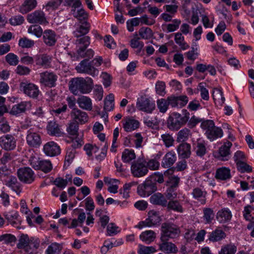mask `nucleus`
I'll return each mask as SVG.
<instances>
[{
	"mask_svg": "<svg viewBox=\"0 0 254 254\" xmlns=\"http://www.w3.org/2000/svg\"><path fill=\"white\" fill-rule=\"evenodd\" d=\"M93 87V80L90 77H77L69 81V88L74 95L87 94L91 92Z\"/></svg>",
	"mask_w": 254,
	"mask_h": 254,
	"instance_id": "1",
	"label": "nucleus"
},
{
	"mask_svg": "<svg viewBox=\"0 0 254 254\" xmlns=\"http://www.w3.org/2000/svg\"><path fill=\"white\" fill-rule=\"evenodd\" d=\"M190 115L186 109L182 110L181 113H172L167 120V127L171 130H178L188 122Z\"/></svg>",
	"mask_w": 254,
	"mask_h": 254,
	"instance_id": "2",
	"label": "nucleus"
},
{
	"mask_svg": "<svg viewBox=\"0 0 254 254\" xmlns=\"http://www.w3.org/2000/svg\"><path fill=\"white\" fill-rule=\"evenodd\" d=\"M180 230L175 224L164 223L161 226V241H168L169 238H174L179 235Z\"/></svg>",
	"mask_w": 254,
	"mask_h": 254,
	"instance_id": "3",
	"label": "nucleus"
},
{
	"mask_svg": "<svg viewBox=\"0 0 254 254\" xmlns=\"http://www.w3.org/2000/svg\"><path fill=\"white\" fill-rule=\"evenodd\" d=\"M29 162L31 166L34 169L41 170L45 173L50 172L53 168L51 161L41 159L36 156H32L29 159Z\"/></svg>",
	"mask_w": 254,
	"mask_h": 254,
	"instance_id": "4",
	"label": "nucleus"
},
{
	"mask_svg": "<svg viewBox=\"0 0 254 254\" xmlns=\"http://www.w3.org/2000/svg\"><path fill=\"white\" fill-rule=\"evenodd\" d=\"M130 170L134 177L140 178L145 176L148 172L146 161L143 159H138L132 163Z\"/></svg>",
	"mask_w": 254,
	"mask_h": 254,
	"instance_id": "5",
	"label": "nucleus"
},
{
	"mask_svg": "<svg viewBox=\"0 0 254 254\" xmlns=\"http://www.w3.org/2000/svg\"><path fill=\"white\" fill-rule=\"evenodd\" d=\"M157 190L156 184L148 178L137 187V192L142 197L148 196Z\"/></svg>",
	"mask_w": 254,
	"mask_h": 254,
	"instance_id": "6",
	"label": "nucleus"
},
{
	"mask_svg": "<svg viewBox=\"0 0 254 254\" xmlns=\"http://www.w3.org/2000/svg\"><path fill=\"white\" fill-rule=\"evenodd\" d=\"M148 217L144 221L139 223L138 227L141 229L143 227H151L158 225L161 220L158 212L154 210H150L148 213Z\"/></svg>",
	"mask_w": 254,
	"mask_h": 254,
	"instance_id": "7",
	"label": "nucleus"
},
{
	"mask_svg": "<svg viewBox=\"0 0 254 254\" xmlns=\"http://www.w3.org/2000/svg\"><path fill=\"white\" fill-rule=\"evenodd\" d=\"M19 89L26 95L34 99L37 98L40 93L38 87L32 83L21 82Z\"/></svg>",
	"mask_w": 254,
	"mask_h": 254,
	"instance_id": "8",
	"label": "nucleus"
},
{
	"mask_svg": "<svg viewBox=\"0 0 254 254\" xmlns=\"http://www.w3.org/2000/svg\"><path fill=\"white\" fill-rule=\"evenodd\" d=\"M75 69L78 73H87L92 76H95L98 74V69L88 62V59H84L81 61Z\"/></svg>",
	"mask_w": 254,
	"mask_h": 254,
	"instance_id": "9",
	"label": "nucleus"
},
{
	"mask_svg": "<svg viewBox=\"0 0 254 254\" xmlns=\"http://www.w3.org/2000/svg\"><path fill=\"white\" fill-rule=\"evenodd\" d=\"M17 174L19 179L24 183L31 184L35 179L34 172L29 167H23L19 169Z\"/></svg>",
	"mask_w": 254,
	"mask_h": 254,
	"instance_id": "10",
	"label": "nucleus"
},
{
	"mask_svg": "<svg viewBox=\"0 0 254 254\" xmlns=\"http://www.w3.org/2000/svg\"><path fill=\"white\" fill-rule=\"evenodd\" d=\"M57 76L53 72L45 71L40 73L39 82L42 85L49 87L56 86Z\"/></svg>",
	"mask_w": 254,
	"mask_h": 254,
	"instance_id": "11",
	"label": "nucleus"
},
{
	"mask_svg": "<svg viewBox=\"0 0 254 254\" xmlns=\"http://www.w3.org/2000/svg\"><path fill=\"white\" fill-rule=\"evenodd\" d=\"M16 139L11 134H6L0 137V146L6 150H12L16 147Z\"/></svg>",
	"mask_w": 254,
	"mask_h": 254,
	"instance_id": "12",
	"label": "nucleus"
},
{
	"mask_svg": "<svg viewBox=\"0 0 254 254\" xmlns=\"http://www.w3.org/2000/svg\"><path fill=\"white\" fill-rule=\"evenodd\" d=\"M33 240H34V239H30L28 235L22 234L19 238L17 247L20 249H25L29 246H31L33 244V247L35 249H37L39 246V241L35 240L33 243Z\"/></svg>",
	"mask_w": 254,
	"mask_h": 254,
	"instance_id": "13",
	"label": "nucleus"
},
{
	"mask_svg": "<svg viewBox=\"0 0 254 254\" xmlns=\"http://www.w3.org/2000/svg\"><path fill=\"white\" fill-rule=\"evenodd\" d=\"M136 107L140 111L151 113L155 109V104L149 99L141 97L137 99Z\"/></svg>",
	"mask_w": 254,
	"mask_h": 254,
	"instance_id": "14",
	"label": "nucleus"
},
{
	"mask_svg": "<svg viewBox=\"0 0 254 254\" xmlns=\"http://www.w3.org/2000/svg\"><path fill=\"white\" fill-rule=\"evenodd\" d=\"M70 115L72 121L77 123V124H84L88 120L87 114L78 108H73Z\"/></svg>",
	"mask_w": 254,
	"mask_h": 254,
	"instance_id": "15",
	"label": "nucleus"
},
{
	"mask_svg": "<svg viewBox=\"0 0 254 254\" xmlns=\"http://www.w3.org/2000/svg\"><path fill=\"white\" fill-rule=\"evenodd\" d=\"M27 21L32 24H40L48 23L44 13L41 10H36L29 14L27 17Z\"/></svg>",
	"mask_w": 254,
	"mask_h": 254,
	"instance_id": "16",
	"label": "nucleus"
},
{
	"mask_svg": "<svg viewBox=\"0 0 254 254\" xmlns=\"http://www.w3.org/2000/svg\"><path fill=\"white\" fill-rule=\"evenodd\" d=\"M26 141L30 146L35 148L39 147L42 143L40 135L30 129L27 131Z\"/></svg>",
	"mask_w": 254,
	"mask_h": 254,
	"instance_id": "17",
	"label": "nucleus"
},
{
	"mask_svg": "<svg viewBox=\"0 0 254 254\" xmlns=\"http://www.w3.org/2000/svg\"><path fill=\"white\" fill-rule=\"evenodd\" d=\"M43 151L47 156H55L61 153L60 146L54 141H50L46 143L43 147Z\"/></svg>",
	"mask_w": 254,
	"mask_h": 254,
	"instance_id": "18",
	"label": "nucleus"
},
{
	"mask_svg": "<svg viewBox=\"0 0 254 254\" xmlns=\"http://www.w3.org/2000/svg\"><path fill=\"white\" fill-rule=\"evenodd\" d=\"M58 39V36L54 31L50 29L46 30L43 34L44 43L47 46H53L55 45Z\"/></svg>",
	"mask_w": 254,
	"mask_h": 254,
	"instance_id": "19",
	"label": "nucleus"
},
{
	"mask_svg": "<svg viewBox=\"0 0 254 254\" xmlns=\"http://www.w3.org/2000/svg\"><path fill=\"white\" fill-rule=\"evenodd\" d=\"M31 107V103L30 102H21L13 106L9 113L11 115L17 116L24 113L27 110Z\"/></svg>",
	"mask_w": 254,
	"mask_h": 254,
	"instance_id": "20",
	"label": "nucleus"
},
{
	"mask_svg": "<svg viewBox=\"0 0 254 254\" xmlns=\"http://www.w3.org/2000/svg\"><path fill=\"white\" fill-rule=\"evenodd\" d=\"M5 184L6 186L10 188L13 191H15L17 194H19L21 191V185L18 182L17 178L13 176L10 175L7 177L5 180Z\"/></svg>",
	"mask_w": 254,
	"mask_h": 254,
	"instance_id": "21",
	"label": "nucleus"
},
{
	"mask_svg": "<svg viewBox=\"0 0 254 254\" xmlns=\"http://www.w3.org/2000/svg\"><path fill=\"white\" fill-rule=\"evenodd\" d=\"M176 154L173 151H170L167 152L163 157L161 166L164 168H169L171 167L176 161Z\"/></svg>",
	"mask_w": 254,
	"mask_h": 254,
	"instance_id": "22",
	"label": "nucleus"
},
{
	"mask_svg": "<svg viewBox=\"0 0 254 254\" xmlns=\"http://www.w3.org/2000/svg\"><path fill=\"white\" fill-rule=\"evenodd\" d=\"M232 216L231 211L229 208H223L217 212L216 219L219 222L224 223L229 221Z\"/></svg>",
	"mask_w": 254,
	"mask_h": 254,
	"instance_id": "23",
	"label": "nucleus"
},
{
	"mask_svg": "<svg viewBox=\"0 0 254 254\" xmlns=\"http://www.w3.org/2000/svg\"><path fill=\"white\" fill-rule=\"evenodd\" d=\"M37 5V0H24L19 7V12L26 14L34 9Z\"/></svg>",
	"mask_w": 254,
	"mask_h": 254,
	"instance_id": "24",
	"label": "nucleus"
},
{
	"mask_svg": "<svg viewBox=\"0 0 254 254\" xmlns=\"http://www.w3.org/2000/svg\"><path fill=\"white\" fill-rule=\"evenodd\" d=\"M47 130L50 135L61 136L63 134L59 124L54 121L49 122L47 126Z\"/></svg>",
	"mask_w": 254,
	"mask_h": 254,
	"instance_id": "25",
	"label": "nucleus"
},
{
	"mask_svg": "<svg viewBox=\"0 0 254 254\" xmlns=\"http://www.w3.org/2000/svg\"><path fill=\"white\" fill-rule=\"evenodd\" d=\"M52 58L47 54H41L35 57V62L37 65L42 66L45 68L50 66Z\"/></svg>",
	"mask_w": 254,
	"mask_h": 254,
	"instance_id": "26",
	"label": "nucleus"
},
{
	"mask_svg": "<svg viewBox=\"0 0 254 254\" xmlns=\"http://www.w3.org/2000/svg\"><path fill=\"white\" fill-rule=\"evenodd\" d=\"M150 201L152 204L166 207L167 200L164 195L161 193H155L150 197Z\"/></svg>",
	"mask_w": 254,
	"mask_h": 254,
	"instance_id": "27",
	"label": "nucleus"
},
{
	"mask_svg": "<svg viewBox=\"0 0 254 254\" xmlns=\"http://www.w3.org/2000/svg\"><path fill=\"white\" fill-rule=\"evenodd\" d=\"M177 152L181 158H188L191 154L190 145L187 143H181L178 146Z\"/></svg>",
	"mask_w": 254,
	"mask_h": 254,
	"instance_id": "28",
	"label": "nucleus"
},
{
	"mask_svg": "<svg viewBox=\"0 0 254 254\" xmlns=\"http://www.w3.org/2000/svg\"><path fill=\"white\" fill-rule=\"evenodd\" d=\"M77 103L80 108L82 109L91 111L92 109L91 99L85 96H81L77 99Z\"/></svg>",
	"mask_w": 254,
	"mask_h": 254,
	"instance_id": "29",
	"label": "nucleus"
},
{
	"mask_svg": "<svg viewBox=\"0 0 254 254\" xmlns=\"http://www.w3.org/2000/svg\"><path fill=\"white\" fill-rule=\"evenodd\" d=\"M90 37L87 36H81L78 38L75 41V44L78 47L77 51H79L81 53L82 50H85L90 43Z\"/></svg>",
	"mask_w": 254,
	"mask_h": 254,
	"instance_id": "30",
	"label": "nucleus"
},
{
	"mask_svg": "<svg viewBox=\"0 0 254 254\" xmlns=\"http://www.w3.org/2000/svg\"><path fill=\"white\" fill-rule=\"evenodd\" d=\"M232 145V143L230 141H227L222 145L219 149V153L222 160H227L230 154V149Z\"/></svg>",
	"mask_w": 254,
	"mask_h": 254,
	"instance_id": "31",
	"label": "nucleus"
},
{
	"mask_svg": "<svg viewBox=\"0 0 254 254\" xmlns=\"http://www.w3.org/2000/svg\"><path fill=\"white\" fill-rule=\"evenodd\" d=\"M80 23L81 25L73 33L75 37L77 38L86 35L90 30V25L87 21Z\"/></svg>",
	"mask_w": 254,
	"mask_h": 254,
	"instance_id": "32",
	"label": "nucleus"
},
{
	"mask_svg": "<svg viewBox=\"0 0 254 254\" xmlns=\"http://www.w3.org/2000/svg\"><path fill=\"white\" fill-rule=\"evenodd\" d=\"M139 123L137 120L131 118H127L124 123V127L126 131L130 132L139 127Z\"/></svg>",
	"mask_w": 254,
	"mask_h": 254,
	"instance_id": "33",
	"label": "nucleus"
},
{
	"mask_svg": "<svg viewBox=\"0 0 254 254\" xmlns=\"http://www.w3.org/2000/svg\"><path fill=\"white\" fill-rule=\"evenodd\" d=\"M223 134L222 129L220 127L214 126L209 132L206 133V136L210 140L213 141L218 138L222 137Z\"/></svg>",
	"mask_w": 254,
	"mask_h": 254,
	"instance_id": "34",
	"label": "nucleus"
},
{
	"mask_svg": "<svg viewBox=\"0 0 254 254\" xmlns=\"http://www.w3.org/2000/svg\"><path fill=\"white\" fill-rule=\"evenodd\" d=\"M155 238L156 233L152 230L145 231L140 235V239L146 244H150L154 241Z\"/></svg>",
	"mask_w": 254,
	"mask_h": 254,
	"instance_id": "35",
	"label": "nucleus"
},
{
	"mask_svg": "<svg viewBox=\"0 0 254 254\" xmlns=\"http://www.w3.org/2000/svg\"><path fill=\"white\" fill-rule=\"evenodd\" d=\"M162 243L159 245V248L161 251L166 253H175L177 251L175 245L172 243L167 242V241H161Z\"/></svg>",
	"mask_w": 254,
	"mask_h": 254,
	"instance_id": "36",
	"label": "nucleus"
},
{
	"mask_svg": "<svg viewBox=\"0 0 254 254\" xmlns=\"http://www.w3.org/2000/svg\"><path fill=\"white\" fill-rule=\"evenodd\" d=\"M207 192L198 188L193 190L192 194L195 199L200 201L201 203L204 204L206 203V195Z\"/></svg>",
	"mask_w": 254,
	"mask_h": 254,
	"instance_id": "37",
	"label": "nucleus"
},
{
	"mask_svg": "<svg viewBox=\"0 0 254 254\" xmlns=\"http://www.w3.org/2000/svg\"><path fill=\"white\" fill-rule=\"evenodd\" d=\"M78 124L77 123L71 121L66 128L68 134L73 138H76L78 136Z\"/></svg>",
	"mask_w": 254,
	"mask_h": 254,
	"instance_id": "38",
	"label": "nucleus"
},
{
	"mask_svg": "<svg viewBox=\"0 0 254 254\" xmlns=\"http://www.w3.org/2000/svg\"><path fill=\"white\" fill-rule=\"evenodd\" d=\"M71 12L73 16L77 18L80 22L87 21L88 18V14L83 9L80 8L77 11L76 10V9H71Z\"/></svg>",
	"mask_w": 254,
	"mask_h": 254,
	"instance_id": "39",
	"label": "nucleus"
},
{
	"mask_svg": "<svg viewBox=\"0 0 254 254\" xmlns=\"http://www.w3.org/2000/svg\"><path fill=\"white\" fill-rule=\"evenodd\" d=\"M216 178L222 180L230 179L231 177L230 170L227 168L222 167L217 170Z\"/></svg>",
	"mask_w": 254,
	"mask_h": 254,
	"instance_id": "40",
	"label": "nucleus"
},
{
	"mask_svg": "<svg viewBox=\"0 0 254 254\" xmlns=\"http://www.w3.org/2000/svg\"><path fill=\"white\" fill-rule=\"evenodd\" d=\"M177 136L178 142H184L191 136L190 130L187 128H184L178 132Z\"/></svg>",
	"mask_w": 254,
	"mask_h": 254,
	"instance_id": "41",
	"label": "nucleus"
},
{
	"mask_svg": "<svg viewBox=\"0 0 254 254\" xmlns=\"http://www.w3.org/2000/svg\"><path fill=\"white\" fill-rule=\"evenodd\" d=\"M226 237V234L225 232L221 230L217 229L213 231L211 233L209 239L211 241L216 242L220 241L221 240Z\"/></svg>",
	"mask_w": 254,
	"mask_h": 254,
	"instance_id": "42",
	"label": "nucleus"
},
{
	"mask_svg": "<svg viewBox=\"0 0 254 254\" xmlns=\"http://www.w3.org/2000/svg\"><path fill=\"white\" fill-rule=\"evenodd\" d=\"M135 158L136 155L132 150L126 149L122 153V159L125 163H129Z\"/></svg>",
	"mask_w": 254,
	"mask_h": 254,
	"instance_id": "43",
	"label": "nucleus"
},
{
	"mask_svg": "<svg viewBox=\"0 0 254 254\" xmlns=\"http://www.w3.org/2000/svg\"><path fill=\"white\" fill-rule=\"evenodd\" d=\"M167 209L169 210H172L178 212L182 213L183 212V208L182 205L178 200H174L173 199L170 200L168 202H167Z\"/></svg>",
	"mask_w": 254,
	"mask_h": 254,
	"instance_id": "44",
	"label": "nucleus"
},
{
	"mask_svg": "<svg viewBox=\"0 0 254 254\" xmlns=\"http://www.w3.org/2000/svg\"><path fill=\"white\" fill-rule=\"evenodd\" d=\"M161 139L166 147L169 148L174 145L175 140L172 134L165 133L161 135Z\"/></svg>",
	"mask_w": 254,
	"mask_h": 254,
	"instance_id": "45",
	"label": "nucleus"
},
{
	"mask_svg": "<svg viewBox=\"0 0 254 254\" xmlns=\"http://www.w3.org/2000/svg\"><path fill=\"white\" fill-rule=\"evenodd\" d=\"M5 218L12 225L17 227L18 214L17 212H10L4 214Z\"/></svg>",
	"mask_w": 254,
	"mask_h": 254,
	"instance_id": "46",
	"label": "nucleus"
},
{
	"mask_svg": "<svg viewBox=\"0 0 254 254\" xmlns=\"http://www.w3.org/2000/svg\"><path fill=\"white\" fill-rule=\"evenodd\" d=\"M237 247L234 245H226L221 248L219 254H235Z\"/></svg>",
	"mask_w": 254,
	"mask_h": 254,
	"instance_id": "47",
	"label": "nucleus"
},
{
	"mask_svg": "<svg viewBox=\"0 0 254 254\" xmlns=\"http://www.w3.org/2000/svg\"><path fill=\"white\" fill-rule=\"evenodd\" d=\"M28 32L30 34H34L37 37H41L43 35V32L42 28L37 25L30 26L28 29Z\"/></svg>",
	"mask_w": 254,
	"mask_h": 254,
	"instance_id": "48",
	"label": "nucleus"
},
{
	"mask_svg": "<svg viewBox=\"0 0 254 254\" xmlns=\"http://www.w3.org/2000/svg\"><path fill=\"white\" fill-rule=\"evenodd\" d=\"M34 41L29 39L26 37H23L19 39L18 45L22 48H30L34 45Z\"/></svg>",
	"mask_w": 254,
	"mask_h": 254,
	"instance_id": "49",
	"label": "nucleus"
},
{
	"mask_svg": "<svg viewBox=\"0 0 254 254\" xmlns=\"http://www.w3.org/2000/svg\"><path fill=\"white\" fill-rule=\"evenodd\" d=\"M139 35L144 39H149L153 36L151 29L148 27H142L139 30Z\"/></svg>",
	"mask_w": 254,
	"mask_h": 254,
	"instance_id": "50",
	"label": "nucleus"
},
{
	"mask_svg": "<svg viewBox=\"0 0 254 254\" xmlns=\"http://www.w3.org/2000/svg\"><path fill=\"white\" fill-rule=\"evenodd\" d=\"M215 126L213 121L211 120H203L201 123V128L205 131V134L209 132L211 129Z\"/></svg>",
	"mask_w": 254,
	"mask_h": 254,
	"instance_id": "51",
	"label": "nucleus"
},
{
	"mask_svg": "<svg viewBox=\"0 0 254 254\" xmlns=\"http://www.w3.org/2000/svg\"><path fill=\"white\" fill-rule=\"evenodd\" d=\"M236 165L238 171L241 173H249L252 171V167L245 163L244 161L237 162Z\"/></svg>",
	"mask_w": 254,
	"mask_h": 254,
	"instance_id": "52",
	"label": "nucleus"
},
{
	"mask_svg": "<svg viewBox=\"0 0 254 254\" xmlns=\"http://www.w3.org/2000/svg\"><path fill=\"white\" fill-rule=\"evenodd\" d=\"M61 251L60 245L57 243H53L46 251V254H60Z\"/></svg>",
	"mask_w": 254,
	"mask_h": 254,
	"instance_id": "53",
	"label": "nucleus"
},
{
	"mask_svg": "<svg viewBox=\"0 0 254 254\" xmlns=\"http://www.w3.org/2000/svg\"><path fill=\"white\" fill-rule=\"evenodd\" d=\"M203 217L207 223H210L214 218V212L210 208H204L203 210Z\"/></svg>",
	"mask_w": 254,
	"mask_h": 254,
	"instance_id": "54",
	"label": "nucleus"
},
{
	"mask_svg": "<svg viewBox=\"0 0 254 254\" xmlns=\"http://www.w3.org/2000/svg\"><path fill=\"white\" fill-rule=\"evenodd\" d=\"M197 156L202 157L206 153V147L203 142H197L194 148Z\"/></svg>",
	"mask_w": 254,
	"mask_h": 254,
	"instance_id": "55",
	"label": "nucleus"
},
{
	"mask_svg": "<svg viewBox=\"0 0 254 254\" xmlns=\"http://www.w3.org/2000/svg\"><path fill=\"white\" fill-rule=\"evenodd\" d=\"M139 38L138 37V35L136 33L134 35V38L130 40V46L134 49L139 48L141 50L143 47L144 44L143 42L139 41Z\"/></svg>",
	"mask_w": 254,
	"mask_h": 254,
	"instance_id": "56",
	"label": "nucleus"
},
{
	"mask_svg": "<svg viewBox=\"0 0 254 254\" xmlns=\"http://www.w3.org/2000/svg\"><path fill=\"white\" fill-rule=\"evenodd\" d=\"M156 252L153 247H147L141 245H139L138 253L139 254H152Z\"/></svg>",
	"mask_w": 254,
	"mask_h": 254,
	"instance_id": "57",
	"label": "nucleus"
},
{
	"mask_svg": "<svg viewBox=\"0 0 254 254\" xmlns=\"http://www.w3.org/2000/svg\"><path fill=\"white\" fill-rule=\"evenodd\" d=\"M5 60L10 65H16L19 62L18 57L13 53H9L5 56Z\"/></svg>",
	"mask_w": 254,
	"mask_h": 254,
	"instance_id": "58",
	"label": "nucleus"
},
{
	"mask_svg": "<svg viewBox=\"0 0 254 254\" xmlns=\"http://www.w3.org/2000/svg\"><path fill=\"white\" fill-rule=\"evenodd\" d=\"M157 107L161 113H165L168 108V103L167 99H161L157 101Z\"/></svg>",
	"mask_w": 254,
	"mask_h": 254,
	"instance_id": "59",
	"label": "nucleus"
},
{
	"mask_svg": "<svg viewBox=\"0 0 254 254\" xmlns=\"http://www.w3.org/2000/svg\"><path fill=\"white\" fill-rule=\"evenodd\" d=\"M16 241V237L10 234H5L0 236V242H3L5 244L15 242Z\"/></svg>",
	"mask_w": 254,
	"mask_h": 254,
	"instance_id": "60",
	"label": "nucleus"
},
{
	"mask_svg": "<svg viewBox=\"0 0 254 254\" xmlns=\"http://www.w3.org/2000/svg\"><path fill=\"white\" fill-rule=\"evenodd\" d=\"M53 184L56 185L61 190L64 189L67 185V181L66 179H64L62 178L58 177L53 182Z\"/></svg>",
	"mask_w": 254,
	"mask_h": 254,
	"instance_id": "61",
	"label": "nucleus"
},
{
	"mask_svg": "<svg viewBox=\"0 0 254 254\" xmlns=\"http://www.w3.org/2000/svg\"><path fill=\"white\" fill-rule=\"evenodd\" d=\"M62 2L63 0H51L46 5V8L48 10L51 9H56L61 5Z\"/></svg>",
	"mask_w": 254,
	"mask_h": 254,
	"instance_id": "62",
	"label": "nucleus"
},
{
	"mask_svg": "<svg viewBox=\"0 0 254 254\" xmlns=\"http://www.w3.org/2000/svg\"><path fill=\"white\" fill-rule=\"evenodd\" d=\"M166 197L167 199L172 200L177 198V193L176 188L169 187L166 192Z\"/></svg>",
	"mask_w": 254,
	"mask_h": 254,
	"instance_id": "63",
	"label": "nucleus"
},
{
	"mask_svg": "<svg viewBox=\"0 0 254 254\" xmlns=\"http://www.w3.org/2000/svg\"><path fill=\"white\" fill-rule=\"evenodd\" d=\"M165 84L163 81H157L156 83V91L158 94L163 96L165 92Z\"/></svg>",
	"mask_w": 254,
	"mask_h": 254,
	"instance_id": "64",
	"label": "nucleus"
}]
</instances>
